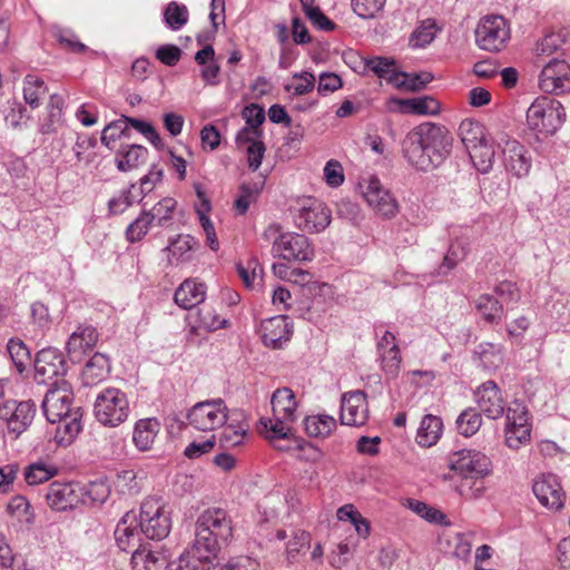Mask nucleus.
<instances>
[{
  "mask_svg": "<svg viewBox=\"0 0 570 570\" xmlns=\"http://www.w3.org/2000/svg\"><path fill=\"white\" fill-rule=\"evenodd\" d=\"M176 207V200L169 197H166L158 202L151 210H147V215L153 223H156L158 226H163L166 222L171 219L173 210Z\"/></svg>",
  "mask_w": 570,
  "mask_h": 570,
  "instance_id": "49",
  "label": "nucleus"
},
{
  "mask_svg": "<svg viewBox=\"0 0 570 570\" xmlns=\"http://www.w3.org/2000/svg\"><path fill=\"white\" fill-rule=\"evenodd\" d=\"M407 507L414 513L432 523L442 524L446 519L445 514H443L440 510L433 509L429 507L426 503L415 499H409Z\"/></svg>",
  "mask_w": 570,
  "mask_h": 570,
  "instance_id": "52",
  "label": "nucleus"
},
{
  "mask_svg": "<svg viewBox=\"0 0 570 570\" xmlns=\"http://www.w3.org/2000/svg\"><path fill=\"white\" fill-rule=\"evenodd\" d=\"M198 562L191 549L184 552L177 560L169 562L166 567L167 570H198Z\"/></svg>",
  "mask_w": 570,
  "mask_h": 570,
  "instance_id": "64",
  "label": "nucleus"
},
{
  "mask_svg": "<svg viewBox=\"0 0 570 570\" xmlns=\"http://www.w3.org/2000/svg\"><path fill=\"white\" fill-rule=\"evenodd\" d=\"M196 239L190 235H179L171 242L169 250L178 261L185 262L190 258L189 252L197 246Z\"/></svg>",
  "mask_w": 570,
  "mask_h": 570,
  "instance_id": "53",
  "label": "nucleus"
},
{
  "mask_svg": "<svg viewBox=\"0 0 570 570\" xmlns=\"http://www.w3.org/2000/svg\"><path fill=\"white\" fill-rule=\"evenodd\" d=\"M57 473H58V469L55 464L39 460L37 462H32V463L28 464L24 468L23 476H24V481L29 485H38V484L49 481L55 475H57Z\"/></svg>",
  "mask_w": 570,
  "mask_h": 570,
  "instance_id": "32",
  "label": "nucleus"
},
{
  "mask_svg": "<svg viewBox=\"0 0 570 570\" xmlns=\"http://www.w3.org/2000/svg\"><path fill=\"white\" fill-rule=\"evenodd\" d=\"M474 167L482 174H487L493 166L494 150L488 140L478 146H473L469 151Z\"/></svg>",
  "mask_w": 570,
  "mask_h": 570,
  "instance_id": "39",
  "label": "nucleus"
},
{
  "mask_svg": "<svg viewBox=\"0 0 570 570\" xmlns=\"http://www.w3.org/2000/svg\"><path fill=\"white\" fill-rule=\"evenodd\" d=\"M443 423L442 420L435 415H425L420 424L416 434V441L422 446H432L438 442L441 436Z\"/></svg>",
  "mask_w": 570,
  "mask_h": 570,
  "instance_id": "31",
  "label": "nucleus"
},
{
  "mask_svg": "<svg viewBox=\"0 0 570 570\" xmlns=\"http://www.w3.org/2000/svg\"><path fill=\"white\" fill-rule=\"evenodd\" d=\"M539 87L542 91L554 95L570 91V65L558 59L549 61L540 73Z\"/></svg>",
  "mask_w": 570,
  "mask_h": 570,
  "instance_id": "14",
  "label": "nucleus"
},
{
  "mask_svg": "<svg viewBox=\"0 0 570 570\" xmlns=\"http://www.w3.org/2000/svg\"><path fill=\"white\" fill-rule=\"evenodd\" d=\"M206 296V286L195 279H186L176 289L175 303L184 309H190L203 303Z\"/></svg>",
  "mask_w": 570,
  "mask_h": 570,
  "instance_id": "24",
  "label": "nucleus"
},
{
  "mask_svg": "<svg viewBox=\"0 0 570 570\" xmlns=\"http://www.w3.org/2000/svg\"><path fill=\"white\" fill-rule=\"evenodd\" d=\"M391 102L397 106L402 114L436 115L440 111V102L432 96L409 99L395 98Z\"/></svg>",
  "mask_w": 570,
  "mask_h": 570,
  "instance_id": "26",
  "label": "nucleus"
},
{
  "mask_svg": "<svg viewBox=\"0 0 570 570\" xmlns=\"http://www.w3.org/2000/svg\"><path fill=\"white\" fill-rule=\"evenodd\" d=\"M468 255V246L462 240H454L450 244L448 253L445 254L442 264L439 267L440 274H448L455 268L459 263L465 259Z\"/></svg>",
  "mask_w": 570,
  "mask_h": 570,
  "instance_id": "42",
  "label": "nucleus"
},
{
  "mask_svg": "<svg viewBox=\"0 0 570 570\" xmlns=\"http://www.w3.org/2000/svg\"><path fill=\"white\" fill-rule=\"evenodd\" d=\"M73 392L71 384L63 379L51 383L41 403L42 412L50 423H62L69 438L80 432L78 412H72Z\"/></svg>",
  "mask_w": 570,
  "mask_h": 570,
  "instance_id": "3",
  "label": "nucleus"
},
{
  "mask_svg": "<svg viewBox=\"0 0 570 570\" xmlns=\"http://www.w3.org/2000/svg\"><path fill=\"white\" fill-rule=\"evenodd\" d=\"M482 423L480 413L474 409H466L456 419L459 432L464 436L475 434Z\"/></svg>",
  "mask_w": 570,
  "mask_h": 570,
  "instance_id": "47",
  "label": "nucleus"
},
{
  "mask_svg": "<svg viewBox=\"0 0 570 570\" xmlns=\"http://www.w3.org/2000/svg\"><path fill=\"white\" fill-rule=\"evenodd\" d=\"M432 79L433 76L430 72L407 73L401 71L393 80L394 87L397 89L414 92L424 89L425 86L432 81Z\"/></svg>",
  "mask_w": 570,
  "mask_h": 570,
  "instance_id": "38",
  "label": "nucleus"
},
{
  "mask_svg": "<svg viewBox=\"0 0 570 570\" xmlns=\"http://www.w3.org/2000/svg\"><path fill=\"white\" fill-rule=\"evenodd\" d=\"M273 252L285 261L311 262L314 246L309 239L297 233H285L274 240Z\"/></svg>",
  "mask_w": 570,
  "mask_h": 570,
  "instance_id": "11",
  "label": "nucleus"
},
{
  "mask_svg": "<svg viewBox=\"0 0 570 570\" xmlns=\"http://www.w3.org/2000/svg\"><path fill=\"white\" fill-rule=\"evenodd\" d=\"M451 138L442 126L424 122L413 128L404 138L402 150L407 161L428 171L441 165L450 154Z\"/></svg>",
  "mask_w": 570,
  "mask_h": 570,
  "instance_id": "1",
  "label": "nucleus"
},
{
  "mask_svg": "<svg viewBox=\"0 0 570 570\" xmlns=\"http://www.w3.org/2000/svg\"><path fill=\"white\" fill-rule=\"evenodd\" d=\"M232 538L233 520L227 511L208 508L196 520L191 551L199 561L210 562L228 546Z\"/></svg>",
  "mask_w": 570,
  "mask_h": 570,
  "instance_id": "2",
  "label": "nucleus"
},
{
  "mask_svg": "<svg viewBox=\"0 0 570 570\" xmlns=\"http://www.w3.org/2000/svg\"><path fill=\"white\" fill-rule=\"evenodd\" d=\"M139 528L151 540H163L169 534L171 519L159 499L149 498L141 503Z\"/></svg>",
  "mask_w": 570,
  "mask_h": 570,
  "instance_id": "8",
  "label": "nucleus"
},
{
  "mask_svg": "<svg viewBox=\"0 0 570 570\" xmlns=\"http://www.w3.org/2000/svg\"><path fill=\"white\" fill-rule=\"evenodd\" d=\"M476 46L484 51L499 52L511 38L509 21L500 14L482 17L474 31Z\"/></svg>",
  "mask_w": 570,
  "mask_h": 570,
  "instance_id": "6",
  "label": "nucleus"
},
{
  "mask_svg": "<svg viewBox=\"0 0 570 570\" xmlns=\"http://www.w3.org/2000/svg\"><path fill=\"white\" fill-rule=\"evenodd\" d=\"M67 372L62 354L52 347L37 353L35 360V380L39 384H48L50 380L65 375Z\"/></svg>",
  "mask_w": 570,
  "mask_h": 570,
  "instance_id": "15",
  "label": "nucleus"
},
{
  "mask_svg": "<svg viewBox=\"0 0 570 570\" xmlns=\"http://www.w3.org/2000/svg\"><path fill=\"white\" fill-rule=\"evenodd\" d=\"M365 66L368 70L373 71L379 78L385 79L389 83L394 86V78L400 71L395 69V60L386 57H373L367 59Z\"/></svg>",
  "mask_w": 570,
  "mask_h": 570,
  "instance_id": "41",
  "label": "nucleus"
},
{
  "mask_svg": "<svg viewBox=\"0 0 570 570\" xmlns=\"http://www.w3.org/2000/svg\"><path fill=\"white\" fill-rule=\"evenodd\" d=\"M181 56V50L175 45L160 46L156 51V58L164 65L176 66Z\"/></svg>",
  "mask_w": 570,
  "mask_h": 570,
  "instance_id": "63",
  "label": "nucleus"
},
{
  "mask_svg": "<svg viewBox=\"0 0 570 570\" xmlns=\"http://www.w3.org/2000/svg\"><path fill=\"white\" fill-rule=\"evenodd\" d=\"M481 317L488 323H498L503 315V307L497 298L489 294L481 295L475 303Z\"/></svg>",
  "mask_w": 570,
  "mask_h": 570,
  "instance_id": "40",
  "label": "nucleus"
},
{
  "mask_svg": "<svg viewBox=\"0 0 570 570\" xmlns=\"http://www.w3.org/2000/svg\"><path fill=\"white\" fill-rule=\"evenodd\" d=\"M110 368L111 366L107 355L102 353L94 354L82 370L83 384L87 386H92L100 383L107 379Z\"/></svg>",
  "mask_w": 570,
  "mask_h": 570,
  "instance_id": "27",
  "label": "nucleus"
},
{
  "mask_svg": "<svg viewBox=\"0 0 570 570\" xmlns=\"http://www.w3.org/2000/svg\"><path fill=\"white\" fill-rule=\"evenodd\" d=\"M532 490L542 505L552 510H559L563 507L564 492L556 475H541L533 482Z\"/></svg>",
  "mask_w": 570,
  "mask_h": 570,
  "instance_id": "21",
  "label": "nucleus"
},
{
  "mask_svg": "<svg viewBox=\"0 0 570 570\" xmlns=\"http://www.w3.org/2000/svg\"><path fill=\"white\" fill-rule=\"evenodd\" d=\"M7 511L12 517H16L20 522L28 525L33 524L35 513L31 511L29 501L22 495H16L10 499Z\"/></svg>",
  "mask_w": 570,
  "mask_h": 570,
  "instance_id": "46",
  "label": "nucleus"
},
{
  "mask_svg": "<svg viewBox=\"0 0 570 570\" xmlns=\"http://www.w3.org/2000/svg\"><path fill=\"white\" fill-rule=\"evenodd\" d=\"M503 346L490 342L480 343L474 350V357L484 370H495L503 364Z\"/></svg>",
  "mask_w": 570,
  "mask_h": 570,
  "instance_id": "30",
  "label": "nucleus"
},
{
  "mask_svg": "<svg viewBox=\"0 0 570 570\" xmlns=\"http://www.w3.org/2000/svg\"><path fill=\"white\" fill-rule=\"evenodd\" d=\"M137 518L134 513H126L118 522L115 530V539L118 547L128 551L140 541V531H138Z\"/></svg>",
  "mask_w": 570,
  "mask_h": 570,
  "instance_id": "25",
  "label": "nucleus"
},
{
  "mask_svg": "<svg viewBox=\"0 0 570 570\" xmlns=\"http://www.w3.org/2000/svg\"><path fill=\"white\" fill-rule=\"evenodd\" d=\"M116 482L122 493L135 494L139 491L137 475L132 470H125L118 473Z\"/></svg>",
  "mask_w": 570,
  "mask_h": 570,
  "instance_id": "61",
  "label": "nucleus"
},
{
  "mask_svg": "<svg viewBox=\"0 0 570 570\" xmlns=\"http://www.w3.org/2000/svg\"><path fill=\"white\" fill-rule=\"evenodd\" d=\"M243 117L245 118L247 126L255 131V135L261 136V130L258 128L265 120L264 109L256 104H250L244 108Z\"/></svg>",
  "mask_w": 570,
  "mask_h": 570,
  "instance_id": "59",
  "label": "nucleus"
},
{
  "mask_svg": "<svg viewBox=\"0 0 570 570\" xmlns=\"http://www.w3.org/2000/svg\"><path fill=\"white\" fill-rule=\"evenodd\" d=\"M82 488L71 482H52L47 491V504L55 511H66L82 502Z\"/></svg>",
  "mask_w": 570,
  "mask_h": 570,
  "instance_id": "16",
  "label": "nucleus"
},
{
  "mask_svg": "<svg viewBox=\"0 0 570 570\" xmlns=\"http://www.w3.org/2000/svg\"><path fill=\"white\" fill-rule=\"evenodd\" d=\"M502 149L503 163L507 170L517 177L525 176L531 167L530 159L525 156L524 147L515 139L502 136L498 141Z\"/></svg>",
  "mask_w": 570,
  "mask_h": 570,
  "instance_id": "19",
  "label": "nucleus"
},
{
  "mask_svg": "<svg viewBox=\"0 0 570 570\" xmlns=\"http://www.w3.org/2000/svg\"><path fill=\"white\" fill-rule=\"evenodd\" d=\"M302 6L306 17L311 22L316 26L320 30L332 31L336 28V24L330 20L318 7L313 4V0H302Z\"/></svg>",
  "mask_w": 570,
  "mask_h": 570,
  "instance_id": "48",
  "label": "nucleus"
},
{
  "mask_svg": "<svg viewBox=\"0 0 570 570\" xmlns=\"http://www.w3.org/2000/svg\"><path fill=\"white\" fill-rule=\"evenodd\" d=\"M382 360V370L390 376H395L400 370L401 354L396 344L379 352Z\"/></svg>",
  "mask_w": 570,
  "mask_h": 570,
  "instance_id": "55",
  "label": "nucleus"
},
{
  "mask_svg": "<svg viewBox=\"0 0 570 570\" xmlns=\"http://www.w3.org/2000/svg\"><path fill=\"white\" fill-rule=\"evenodd\" d=\"M135 570H161L166 564L165 557L147 549H136L131 556Z\"/></svg>",
  "mask_w": 570,
  "mask_h": 570,
  "instance_id": "35",
  "label": "nucleus"
},
{
  "mask_svg": "<svg viewBox=\"0 0 570 570\" xmlns=\"http://www.w3.org/2000/svg\"><path fill=\"white\" fill-rule=\"evenodd\" d=\"M164 20L171 30L181 29L188 21V9L185 4L171 1L164 10Z\"/></svg>",
  "mask_w": 570,
  "mask_h": 570,
  "instance_id": "45",
  "label": "nucleus"
},
{
  "mask_svg": "<svg viewBox=\"0 0 570 570\" xmlns=\"http://www.w3.org/2000/svg\"><path fill=\"white\" fill-rule=\"evenodd\" d=\"M324 178L326 184L331 187L341 186L344 181L342 165L337 160H328L324 167Z\"/></svg>",
  "mask_w": 570,
  "mask_h": 570,
  "instance_id": "60",
  "label": "nucleus"
},
{
  "mask_svg": "<svg viewBox=\"0 0 570 570\" xmlns=\"http://www.w3.org/2000/svg\"><path fill=\"white\" fill-rule=\"evenodd\" d=\"M160 424L156 419L139 420L134 429L132 441L137 449L147 451L151 448L158 432Z\"/></svg>",
  "mask_w": 570,
  "mask_h": 570,
  "instance_id": "29",
  "label": "nucleus"
},
{
  "mask_svg": "<svg viewBox=\"0 0 570 570\" xmlns=\"http://www.w3.org/2000/svg\"><path fill=\"white\" fill-rule=\"evenodd\" d=\"M566 111L560 101L550 97L537 98L527 110V125L531 130L552 135L564 122Z\"/></svg>",
  "mask_w": 570,
  "mask_h": 570,
  "instance_id": "4",
  "label": "nucleus"
},
{
  "mask_svg": "<svg viewBox=\"0 0 570 570\" xmlns=\"http://www.w3.org/2000/svg\"><path fill=\"white\" fill-rule=\"evenodd\" d=\"M459 135L466 150L487 140L485 128L479 121L464 119L459 126Z\"/></svg>",
  "mask_w": 570,
  "mask_h": 570,
  "instance_id": "33",
  "label": "nucleus"
},
{
  "mask_svg": "<svg viewBox=\"0 0 570 570\" xmlns=\"http://www.w3.org/2000/svg\"><path fill=\"white\" fill-rule=\"evenodd\" d=\"M505 414V444L512 450H518L530 441L529 412L522 403L515 401L507 409Z\"/></svg>",
  "mask_w": 570,
  "mask_h": 570,
  "instance_id": "10",
  "label": "nucleus"
},
{
  "mask_svg": "<svg viewBox=\"0 0 570 570\" xmlns=\"http://www.w3.org/2000/svg\"><path fill=\"white\" fill-rule=\"evenodd\" d=\"M151 224L153 222L149 219L147 210H144L141 215L127 227V239L131 243L140 240L147 234Z\"/></svg>",
  "mask_w": 570,
  "mask_h": 570,
  "instance_id": "57",
  "label": "nucleus"
},
{
  "mask_svg": "<svg viewBox=\"0 0 570 570\" xmlns=\"http://www.w3.org/2000/svg\"><path fill=\"white\" fill-rule=\"evenodd\" d=\"M148 150L141 145H131L124 151H118L116 156L117 168L121 171H128L144 164L147 159Z\"/></svg>",
  "mask_w": 570,
  "mask_h": 570,
  "instance_id": "34",
  "label": "nucleus"
},
{
  "mask_svg": "<svg viewBox=\"0 0 570 570\" xmlns=\"http://www.w3.org/2000/svg\"><path fill=\"white\" fill-rule=\"evenodd\" d=\"M335 428L336 421L331 415L322 414L305 419V430L309 436L326 438Z\"/></svg>",
  "mask_w": 570,
  "mask_h": 570,
  "instance_id": "37",
  "label": "nucleus"
},
{
  "mask_svg": "<svg viewBox=\"0 0 570 570\" xmlns=\"http://www.w3.org/2000/svg\"><path fill=\"white\" fill-rule=\"evenodd\" d=\"M386 0H352L353 11L362 19H374L383 10Z\"/></svg>",
  "mask_w": 570,
  "mask_h": 570,
  "instance_id": "51",
  "label": "nucleus"
},
{
  "mask_svg": "<svg viewBox=\"0 0 570 570\" xmlns=\"http://www.w3.org/2000/svg\"><path fill=\"white\" fill-rule=\"evenodd\" d=\"M47 92V87L42 79L27 75L23 80V98L24 101L31 107L37 108L40 104V98Z\"/></svg>",
  "mask_w": 570,
  "mask_h": 570,
  "instance_id": "43",
  "label": "nucleus"
},
{
  "mask_svg": "<svg viewBox=\"0 0 570 570\" xmlns=\"http://www.w3.org/2000/svg\"><path fill=\"white\" fill-rule=\"evenodd\" d=\"M129 413V401L124 391L117 387H107L97 395L94 414L102 425L118 426L128 419Z\"/></svg>",
  "mask_w": 570,
  "mask_h": 570,
  "instance_id": "5",
  "label": "nucleus"
},
{
  "mask_svg": "<svg viewBox=\"0 0 570 570\" xmlns=\"http://www.w3.org/2000/svg\"><path fill=\"white\" fill-rule=\"evenodd\" d=\"M37 405L31 400L17 402L7 400L0 403V434L8 432L19 438L32 423Z\"/></svg>",
  "mask_w": 570,
  "mask_h": 570,
  "instance_id": "7",
  "label": "nucleus"
},
{
  "mask_svg": "<svg viewBox=\"0 0 570 570\" xmlns=\"http://www.w3.org/2000/svg\"><path fill=\"white\" fill-rule=\"evenodd\" d=\"M127 116H121V118L109 122L101 132V142L111 148V144L122 136H128L127 130L128 126L126 122Z\"/></svg>",
  "mask_w": 570,
  "mask_h": 570,
  "instance_id": "50",
  "label": "nucleus"
},
{
  "mask_svg": "<svg viewBox=\"0 0 570 570\" xmlns=\"http://www.w3.org/2000/svg\"><path fill=\"white\" fill-rule=\"evenodd\" d=\"M368 416V404L363 391L344 393L341 403V423L350 426L365 424Z\"/></svg>",
  "mask_w": 570,
  "mask_h": 570,
  "instance_id": "17",
  "label": "nucleus"
},
{
  "mask_svg": "<svg viewBox=\"0 0 570 570\" xmlns=\"http://www.w3.org/2000/svg\"><path fill=\"white\" fill-rule=\"evenodd\" d=\"M474 400L480 412L491 420L501 417L505 412L501 390L493 381L481 384L474 392Z\"/></svg>",
  "mask_w": 570,
  "mask_h": 570,
  "instance_id": "18",
  "label": "nucleus"
},
{
  "mask_svg": "<svg viewBox=\"0 0 570 570\" xmlns=\"http://www.w3.org/2000/svg\"><path fill=\"white\" fill-rule=\"evenodd\" d=\"M7 350L17 371L23 373L31 361L30 351L27 345L20 338H10Z\"/></svg>",
  "mask_w": 570,
  "mask_h": 570,
  "instance_id": "44",
  "label": "nucleus"
},
{
  "mask_svg": "<svg viewBox=\"0 0 570 570\" xmlns=\"http://www.w3.org/2000/svg\"><path fill=\"white\" fill-rule=\"evenodd\" d=\"M98 342V333L90 325L79 326L67 342V352L72 362H79L83 354L94 348Z\"/></svg>",
  "mask_w": 570,
  "mask_h": 570,
  "instance_id": "23",
  "label": "nucleus"
},
{
  "mask_svg": "<svg viewBox=\"0 0 570 570\" xmlns=\"http://www.w3.org/2000/svg\"><path fill=\"white\" fill-rule=\"evenodd\" d=\"M261 333L262 340L266 346L281 348L283 343L288 342L292 335L288 317L278 315L263 321Z\"/></svg>",
  "mask_w": 570,
  "mask_h": 570,
  "instance_id": "22",
  "label": "nucleus"
},
{
  "mask_svg": "<svg viewBox=\"0 0 570 570\" xmlns=\"http://www.w3.org/2000/svg\"><path fill=\"white\" fill-rule=\"evenodd\" d=\"M294 82L285 86L286 91H292L296 96L305 95L313 90L315 86V77L311 72L295 73L293 76Z\"/></svg>",
  "mask_w": 570,
  "mask_h": 570,
  "instance_id": "56",
  "label": "nucleus"
},
{
  "mask_svg": "<svg viewBox=\"0 0 570 570\" xmlns=\"http://www.w3.org/2000/svg\"><path fill=\"white\" fill-rule=\"evenodd\" d=\"M188 424L203 432L214 431L228 421V409L220 397L196 403L187 413Z\"/></svg>",
  "mask_w": 570,
  "mask_h": 570,
  "instance_id": "9",
  "label": "nucleus"
},
{
  "mask_svg": "<svg viewBox=\"0 0 570 570\" xmlns=\"http://www.w3.org/2000/svg\"><path fill=\"white\" fill-rule=\"evenodd\" d=\"M246 433V428L242 425L227 424L220 434L219 442L223 448H233L239 445Z\"/></svg>",
  "mask_w": 570,
  "mask_h": 570,
  "instance_id": "58",
  "label": "nucleus"
},
{
  "mask_svg": "<svg viewBox=\"0 0 570 570\" xmlns=\"http://www.w3.org/2000/svg\"><path fill=\"white\" fill-rule=\"evenodd\" d=\"M271 404L275 417L295 420L296 401L291 389H277L272 395Z\"/></svg>",
  "mask_w": 570,
  "mask_h": 570,
  "instance_id": "28",
  "label": "nucleus"
},
{
  "mask_svg": "<svg viewBox=\"0 0 570 570\" xmlns=\"http://www.w3.org/2000/svg\"><path fill=\"white\" fill-rule=\"evenodd\" d=\"M367 204L380 215L393 217L397 213V203L391 193L383 188L377 178H371L364 190Z\"/></svg>",
  "mask_w": 570,
  "mask_h": 570,
  "instance_id": "20",
  "label": "nucleus"
},
{
  "mask_svg": "<svg viewBox=\"0 0 570 570\" xmlns=\"http://www.w3.org/2000/svg\"><path fill=\"white\" fill-rule=\"evenodd\" d=\"M451 546H453V556L461 560H466L471 554V541L470 539L462 533H455L451 541H449Z\"/></svg>",
  "mask_w": 570,
  "mask_h": 570,
  "instance_id": "62",
  "label": "nucleus"
},
{
  "mask_svg": "<svg viewBox=\"0 0 570 570\" xmlns=\"http://www.w3.org/2000/svg\"><path fill=\"white\" fill-rule=\"evenodd\" d=\"M311 543V535L304 530L293 531L292 539L288 541L286 547L287 559L294 561L296 557L305 551Z\"/></svg>",
  "mask_w": 570,
  "mask_h": 570,
  "instance_id": "54",
  "label": "nucleus"
},
{
  "mask_svg": "<svg viewBox=\"0 0 570 570\" xmlns=\"http://www.w3.org/2000/svg\"><path fill=\"white\" fill-rule=\"evenodd\" d=\"M293 421L275 416L274 419L263 417L259 420L261 433L271 441L288 439L291 434L288 422Z\"/></svg>",
  "mask_w": 570,
  "mask_h": 570,
  "instance_id": "36",
  "label": "nucleus"
},
{
  "mask_svg": "<svg viewBox=\"0 0 570 570\" xmlns=\"http://www.w3.org/2000/svg\"><path fill=\"white\" fill-rule=\"evenodd\" d=\"M294 223L303 232L318 233L331 223V210L317 199H307L294 215Z\"/></svg>",
  "mask_w": 570,
  "mask_h": 570,
  "instance_id": "12",
  "label": "nucleus"
},
{
  "mask_svg": "<svg viewBox=\"0 0 570 570\" xmlns=\"http://www.w3.org/2000/svg\"><path fill=\"white\" fill-rule=\"evenodd\" d=\"M450 468L463 478H483L491 470V461L479 451L464 449L451 455Z\"/></svg>",
  "mask_w": 570,
  "mask_h": 570,
  "instance_id": "13",
  "label": "nucleus"
}]
</instances>
